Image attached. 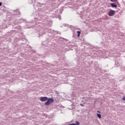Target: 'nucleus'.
Here are the masks:
<instances>
[{
    "instance_id": "obj_10",
    "label": "nucleus",
    "mask_w": 125,
    "mask_h": 125,
    "mask_svg": "<svg viewBox=\"0 0 125 125\" xmlns=\"http://www.w3.org/2000/svg\"><path fill=\"white\" fill-rule=\"evenodd\" d=\"M80 105H81V106H82V107H83V104H81Z\"/></svg>"
},
{
    "instance_id": "obj_7",
    "label": "nucleus",
    "mask_w": 125,
    "mask_h": 125,
    "mask_svg": "<svg viewBox=\"0 0 125 125\" xmlns=\"http://www.w3.org/2000/svg\"><path fill=\"white\" fill-rule=\"evenodd\" d=\"M77 33L78 34V37H80V36L81 35V31H77Z\"/></svg>"
},
{
    "instance_id": "obj_9",
    "label": "nucleus",
    "mask_w": 125,
    "mask_h": 125,
    "mask_svg": "<svg viewBox=\"0 0 125 125\" xmlns=\"http://www.w3.org/2000/svg\"><path fill=\"white\" fill-rule=\"evenodd\" d=\"M122 99H123V100H124V101H125V97H124Z\"/></svg>"
},
{
    "instance_id": "obj_3",
    "label": "nucleus",
    "mask_w": 125,
    "mask_h": 125,
    "mask_svg": "<svg viewBox=\"0 0 125 125\" xmlns=\"http://www.w3.org/2000/svg\"><path fill=\"white\" fill-rule=\"evenodd\" d=\"M114 15H115V11L110 10V11L108 12V16L111 17L114 16Z\"/></svg>"
},
{
    "instance_id": "obj_11",
    "label": "nucleus",
    "mask_w": 125,
    "mask_h": 125,
    "mask_svg": "<svg viewBox=\"0 0 125 125\" xmlns=\"http://www.w3.org/2000/svg\"><path fill=\"white\" fill-rule=\"evenodd\" d=\"M1 2H0V6H1Z\"/></svg>"
},
{
    "instance_id": "obj_2",
    "label": "nucleus",
    "mask_w": 125,
    "mask_h": 125,
    "mask_svg": "<svg viewBox=\"0 0 125 125\" xmlns=\"http://www.w3.org/2000/svg\"><path fill=\"white\" fill-rule=\"evenodd\" d=\"M48 99V98H47V97H41L40 98V101L42 102H45V101H47Z\"/></svg>"
},
{
    "instance_id": "obj_1",
    "label": "nucleus",
    "mask_w": 125,
    "mask_h": 125,
    "mask_svg": "<svg viewBox=\"0 0 125 125\" xmlns=\"http://www.w3.org/2000/svg\"><path fill=\"white\" fill-rule=\"evenodd\" d=\"M54 102V100L52 98H49L47 100V101L45 103V105H50V104H52V103H53Z\"/></svg>"
},
{
    "instance_id": "obj_6",
    "label": "nucleus",
    "mask_w": 125,
    "mask_h": 125,
    "mask_svg": "<svg viewBox=\"0 0 125 125\" xmlns=\"http://www.w3.org/2000/svg\"><path fill=\"white\" fill-rule=\"evenodd\" d=\"M97 116L98 118H99V119H101V118H102L101 114H97Z\"/></svg>"
},
{
    "instance_id": "obj_8",
    "label": "nucleus",
    "mask_w": 125,
    "mask_h": 125,
    "mask_svg": "<svg viewBox=\"0 0 125 125\" xmlns=\"http://www.w3.org/2000/svg\"><path fill=\"white\" fill-rule=\"evenodd\" d=\"M118 0H110V1L112 2H116V1H117Z\"/></svg>"
},
{
    "instance_id": "obj_5",
    "label": "nucleus",
    "mask_w": 125,
    "mask_h": 125,
    "mask_svg": "<svg viewBox=\"0 0 125 125\" xmlns=\"http://www.w3.org/2000/svg\"><path fill=\"white\" fill-rule=\"evenodd\" d=\"M80 125V122H79L78 121H77L76 122V124H69L68 125Z\"/></svg>"
},
{
    "instance_id": "obj_4",
    "label": "nucleus",
    "mask_w": 125,
    "mask_h": 125,
    "mask_svg": "<svg viewBox=\"0 0 125 125\" xmlns=\"http://www.w3.org/2000/svg\"><path fill=\"white\" fill-rule=\"evenodd\" d=\"M110 5H111V7H115V8H117V7H118V6H117V5L115 4V3H111L110 4Z\"/></svg>"
},
{
    "instance_id": "obj_12",
    "label": "nucleus",
    "mask_w": 125,
    "mask_h": 125,
    "mask_svg": "<svg viewBox=\"0 0 125 125\" xmlns=\"http://www.w3.org/2000/svg\"><path fill=\"white\" fill-rule=\"evenodd\" d=\"M97 113H100V111H97Z\"/></svg>"
}]
</instances>
